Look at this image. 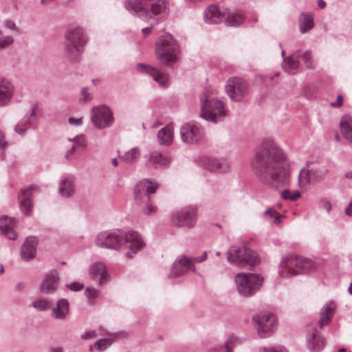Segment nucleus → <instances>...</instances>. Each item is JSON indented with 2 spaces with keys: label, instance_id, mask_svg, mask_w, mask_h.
<instances>
[{
  "label": "nucleus",
  "instance_id": "1",
  "mask_svg": "<svg viewBox=\"0 0 352 352\" xmlns=\"http://www.w3.org/2000/svg\"><path fill=\"white\" fill-rule=\"evenodd\" d=\"M285 159V153L278 145L267 139L258 148L252 161V167L261 182L279 188L289 182Z\"/></svg>",
  "mask_w": 352,
  "mask_h": 352
},
{
  "label": "nucleus",
  "instance_id": "2",
  "mask_svg": "<svg viewBox=\"0 0 352 352\" xmlns=\"http://www.w3.org/2000/svg\"><path fill=\"white\" fill-rule=\"evenodd\" d=\"M167 0H128L125 8L143 21H148L165 11Z\"/></svg>",
  "mask_w": 352,
  "mask_h": 352
},
{
  "label": "nucleus",
  "instance_id": "3",
  "mask_svg": "<svg viewBox=\"0 0 352 352\" xmlns=\"http://www.w3.org/2000/svg\"><path fill=\"white\" fill-rule=\"evenodd\" d=\"M200 117L207 121L217 123L219 117L226 116V111L223 102L217 99L213 91L206 88L200 96Z\"/></svg>",
  "mask_w": 352,
  "mask_h": 352
},
{
  "label": "nucleus",
  "instance_id": "4",
  "mask_svg": "<svg viewBox=\"0 0 352 352\" xmlns=\"http://www.w3.org/2000/svg\"><path fill=\"white\" fill-rule=\"evenodd\" d=\"M278 274L283 278H290L298 274H305L315 270L317 265L311 259L301 256L290 255L283 259L279 265Z\"/></svg>",
  "mask_w": 352,
  "mask_h": 352
},
{
  "label": "nucleus",
  "instance_id": "5",
  "mask_svg": "<svg viewBox=\"0 0 352 352\" xmlns=\"http://www.w3.org/2000/svg\"><path fill=\"white\" fill-rule=\"evenodd\" d=\"M179 46L170 34L158 38L155 43V55L162 65L173 66L178 59Z\"/></svg>",
  "mask_w": 352,
  "mask_h": 352
},
{
  "label": "nucleus",
  "instance_id": "6",
  "mask_svg": "<svg viewBox=\"0 0 352 352\" xmlns=\"http://www.w3.org/2000/svg\"><path fill=\"white\" fill-rule=\"evenodd\" d=\"M64 37L70 44L64 47V55L70 62H75L78 59V53L83 52L87 44V38L85 32L81 28H74L68 30Z\"/></svg>",
  "mask_w": 352,
  "mask_h": 352
},
{
  "label": "nucleus",
  "instance_id": "7",
  "mask_svg": "<svg viewBox=\"0 0 352 352\" xmlns=\"http://www.w3.org/2000/svg\"><path fill=\"white\" fill-rule=\"evenodd\" d=\"M263 280L261 275L252 273L240 272L234 276L236 289L243 297L254 295L261 287Z\"/></svg>",
  "mask_w": 352,
  "mask_h": 352
},
{
  "label": "nucleus",
  "instance_id": "8",
  "mask_svg": "<svg viewBox=\"0 0 352 352\" xmlns=\"http://www.w3.org/2000/svg\"><path fill=\"white\" fill-rule=\"evenodd\" d=\"M228 261L242 267H251L260 262L257 253L242 246H232L227 252Z\"/></svg>",
  "mask_w": 352,
  "mask_h": 352
},
{
  "label": "nucleus",
  "instance_id": "9",
  "mask_svg": "<svg viewBox=\"0 0 352 352\" xmlns=\"http://www.w3.org/2000/svg\"><path fill=\"white\" fill-rule=\"evenodd\" d=\"M124 243V232L120 230L104 231L98 234L96 244L102 248L119 250Z\"/></svg>",
  "mask_w": 352,
  "mask_h": 352
},
{
  "label": "nucleus",
  "instance_id": "10",
  "mask_svg": "<svg viewBox=\"0 0 352 352\" xmlns=\"http://www.w3.org/2000/svg\"><path fill=\"white\" fill-rule=\"evenodd\" d=\"M197 219V211L193 206H187L171 215L170 222L173 226L179 228H193Z\"/></svg>",
  "mask_w": 352,
  "mask_h": 352
},
{
  "label": "nucleus",
  "instance_id": "11",
  "mask_svg": "<svg viewBox=\"0 0 352 352\" xmlns=\"http://www.w3.org/2000/svg\"><path fill=\"white\" fill-rule=\"evenodd\" d=\"M91 120L99 129L110 127L114 121L113 111L106 105L94 107L91 110Z\"/></svg>",
  "mask_w": 352,
  "mask_h": 352
},
{
  "label": "nucleus",
  "instance_id": "12",
  "mask_svg": "<svg viewBox=\"0 0 352 352\" xmlns=\"http://www.w3.org/2000/svg\"><path fill=\"white\" fill-rule=\"evenodd\" d=\"M160 184L151 179H144L140 181L134 188V197L138 204L150 201V195L155 193L159 188Z\"/></svg>",
  "mask_w": 352,
  "mask_h": 352
},
{
  "label": "nucleus",
  "instance_id": "13",
  "mask_svg": "<svg viewBox=\"0 0 352 352\" xmlns=\"http://www.w3.org/2000/svg\"><path fill=\"white\" fill-rule=\"evenodd\" d=\"M257 324V329L261 338L267 337L276 328L277 320L272 313H261L253 317Z\"/></svg>",
  "mask_w": 352,
  "mask_h": 352
},
{
  "label": "nucleus",
  "instance_id": "14",
  "mask_svg": "<svg viewBox=\"0 0 352 352\" xmlns=\"http://www.w3.org/2000/svg\"><path fill=\"white\" fill-rule=\"evenodd\" d=\"M203 136L204 128L197 123H186L180 128V137L183 142L196 144L202 139Z\"/></svg>",
  "mask_w": 352,
  "mask_h": 352
},
{
  "label": "nucleus",
  "instance_id": "15",
  "mask_svg": "<svg viewBox=\"0 0 352 352\" xmlns=\"http://www.w3.org/2000/svg\"><path fill=\"white\" fill-rule=\"evenodd\" d=\"M226 91L232 100L240 101L248 93V85L242 78L233 77L228 80Z\"/></svg>",
  "mask_w": 352,
  "mask_h": 352
},
{
  "label": "nucleus",
  "instance_id": "16",
  "mask_svg": "<svg viewBox=\"0 0 352 352\" xmlns=\"http://www.w3.org/2000/svg\"><path fill=\"white\" fill-rule=\"evenodd\" d=\"M124 244L130 250L126 253V256L129 258H133V255L137 254L146 245L142 236L138 232L133 230L128 232H124Z\"/></svg>",
  "mask_w": 352,
  "mask_h": 352
},
{
  "label": "nucleus",
  "instance_id": "17",
  "mask_svg": "<svg viewBox=\"0 0 352 352\" xmlns=\"http://www.w3.org/2000/svg\"><path fill=\"white\" fill-rule=\"evenodd\" d=\"M189 270L195 272L193 260L186 256L181 255L173 263L169 278H179L184 276Z\"/></svg>",
  "mask_w": 352,
  "mask_h": 352
},
{
  "label": "nucleus",
  "instance_id": "18",
  "mask_svg": "<svg viewBox=\"0 0 352 352\" xmlns=\"http://www.w3.org/2000/svg\"><path fill=\"white\" fill-rule=\"evenodd\" d=\"M316 327L314 324L307 326V346L311 352H320L325 345L324 338L318 331Z\"/></svg>",
  "mask_w": 352,
  "mask_h": 352
},
{
  "label": "nucleus",
  "instance_id": "19",
  "mask_svg": "<svg viewBox=\"0 0 352 352\" xmlns=\"http://www.w3.org/2000/svg\"><path fill=\"white\" fill-rule=\"evenodd\" d=\"M136 69L140 73H144L149 75L154 80L158 82V84L163 87H167L169 85L170 80L168 74L151 65L144 63H138L136 65Z\"/></svg>",
  "mask_w": 352,
  "mask_h": 352
},
{
  "label": "nucleus",
  "instance_id": "20",
  "mask_svg": "<svg viewBox=\"0 0 352 352\" xmlns=\"http://www.w3.org/2000/svg\"><path fill=\"white\" fill-rule=\"evenodd\" d=\"M146 158L148 164L155 168H167L169 166L171 162V158L167 153H162L158 151L150 152L147 155Z\"/></svg>",
  "mask_w": 352,
  "mask_h": 352
},
{
  "label": "nucleus",
  "instance_id": "21",
  "mask_svg": "<svg viewBox=\"0 0 352 352\" xmlns=\"http://www.w3.org/2000/svg\"><path fill=\"white\" fill-rule=\"evenodd\" d=\"M59 274L56 270L48 272L40 285V291L43 294H50L56 292L59 281Z\"/></svg>",
  "mask_w": 352,
  "mask_h": 352
},
{
  "label": "nucleus",
  "instance_id": "22",
  "mask_svg": "<svg viewBox=\"0 0 352 352\" xmlns=\"http://www.w3.org/2000/svg\"><path fill=\"white\" fill-rule=\"evenodd\" d=\"M89 272L91 278L100 285L106 284L109 280L105 266L102 263L96 262L92 264Z\"/></svg>",
  "mask_w": 352,
  "mask_h": 352
},
{
  "label": "nucleus",
  "instance_id": "23",
  "mask_svg": "<svg viewBox=\"0 0 352 352\" xmlns=\"http://www.w3.org/2000/svg\"><path fill=\"white\" fill-rule=\"evenodd\" d=\"M14 88L10 80L0 78V107L7 105L13 97Z\"/></svg>",
  "mask_w": 352,
  "mask_h": 352
},
{
  "label": "nucleus",
  "instance_id": "24",
  "mask_svg": "<svg viewBox=\"0 0 352 352\" xmlns=\"http://www.w3.org/2000/svg\"><path fill=\"white\" fill-rule=\"evenodd\" d=\"M52 317L55 320H65L69 314V302L66 298H60L56 305L52 306Z\"/></svg>",
  "mask_w": 352,
  "mask_h": 352
},
{
  "label": "nucleus",
  "instance_id": "25",
  "mask_svg": "<svg viewBox=\"0 0 352 352\" xmlns=\"http://www.w3.org/2000/svg\"><path fill=\"white\" fill-rule=\"evenodd\" d=\"M227 12H222L215 5L210 6L204 12V19L208 24H216L221 22L226 16Z\"/></svg>",
  "mask_w": 352,
  "mask_h": 352
},
{
  "label": "nucleus",
  "instance_id": "26",
  "mask_svg": "<svg viewBox=\"0 0 352 352\" xmlns=\"http://www.w3.org/2000/svg\"><path fill=\"white\" fill-rule=\"evenodd\" d=\"M38 239L35 236H28L21 248V256L23 259L29 261L34 258L36 253Z\"/></svg>",
  "mask_w": 352,
  "mask_h": 352
},
{
  "label": "nucleus",
  "instance_id": "27",
  "mask_svg": "<svg viewBox=\"0 0 352 352\" xmlns=\"http://www.w3.org/2000/svg\"><path fill=\"white\" fill-rule=\"evenodd\" d=\"M336 308V305L333 301L327 302L320 309V320L313 321L310 324H316V326L319 325L320 328L322 329L324 325L330 321L334 314Z\"/></svg>",
  "mask_w": 352,
  "mask_h": 352
},
{
  "label": "nucleus",
  "instance_id": "28",
  "mask_svg": "<svg viewBox=\"0 0 352 352\" xmlns=\"http://www.w3.org/2000/svg\"><path fill=\"white\" fill-rule=\"evenodd\" d=\"M14 218L8 219L7 217H0V235L5 236L10 240H15L17 238V233L13 229L12 226L16 223Z\"/></svg>",
  "mask_w": 352,
  "mask_h": 352
},
{
  "label": "nucleus",
  "instance_id": "29",
  "mask_svg": "<svg viewBox=\"0 0 352 352\" xmlns=\"http://www.w3.org/2000/svg\"><path fill=\"white\" fill-rule=\"evenodd\" d=\"M204 167L212 172L223 173L228 170L230 168L229 163L222 159H214L206 157L204 160Z\"/></svg>",
  "mask_w": 352,
  "mask_h": 352
},
{
  "label": "nucleus",
  "instance_id": "30",
  "mask_svg": "<svg viewBox=\"0 0 352 352\" xmlns=\"http://www.w3.org/2000/svg\"><path fill=\"white\" fill-rule=\"evenodd\" d=\"M58 191L60 195L65 198L72 197L75 192V179L73 176L64 177L59 184Z\"/></svg>",
  "mask_w": 352,
  "mask_h": 352
},
{
  "label": "nucleus",
  "instance_id": "31",
  "mask_svg": "<svg viewBox=\"0 0 352 352\" xmlns=\"http://www.w3.org/2000/svg\"><path fill=\"white\" fill-rule=\"evenodd\" d=\"M34 189V186H29L22 190L19 195L21 210L23 213L25 212L26 215L29 214L32 208L31 196Z\"/></svg>",
  "mask_w": 352,
  "mask_h": 352
},
{
  "label": "nucleus",
  "instance_id": "32",
  "mask_svg": "<svg viewBox=\"0 0 352 352\" xmlns=\"http://www.w3.org/2000/svg\"><path fill=\"white\" fill-rule=\"evenodd\" d=\"M299 30L305 34L311 30L314 26V14L311 12H302L298 18Z\"/></svg>",
  "mask_w": 352,
  "mask_h": 352
},
{
  "label": "nucleus",
  "instance_id": "33",
  "mask_svg": "<svg viewBox=\"0 0 352 352\" xmlns=\"http://www.w3.org/2000/svg\"><path fill=\"white\" fill-rule=\"evenodd\" d=\"M300 57V51L297 50L288 57L287 60L284 58V68L289 73H294L299 67V59Z\"/></svg>",
  "mask_w": 352,
  "mask_h": 352
},
{
  "label": "nucleus",
  "instance_id": "34",
  "mask_svg": "<svg viewBox=\"0 0 352 352\" xmlns=\"http://www.w3.org/2000/svg\"><path fill=\"white\" fill-rule=\"evenodd\" d=\"M173 131L171 128L165 126L157 133V140L160 144L170 145L173 142Z\"/></svg>",
  "mask_w": 352,
  "mask_h": 352
},
{
  "label": "nucleus",
  "instance_id": "35",
  "mask_svg": "<svg viewBox=\"0 0 352 352\" xmlns=\"http://www.w3.org/2000/svg\"><path fill=\"white\" fill-rule=\"evenodd\" d=\"M340 129L342 133L346 139L352 142V117L344 116L340 120Z\"/></svg>",
  "mask_w": 352,
  "mask_h": 352
},
{
  "label": "nucleus",
  "instance_id": "36",
  "mask_svg": "<svg viewBox=\"0 0 352 352\" xmlns=\"http://www.w3.org/2000/svg\"><path fill=\"white\" fill-rule=\"evenodd\" d=\"M35 115V109H32L29 116L23 118L14 126V131L19 135H23L25 132L30 128L29 119H34Z\"/></svg>",
  "mask_w": 352,
  "mask_h": 352
},
{
  "label": "nucleus",
  "instance_id": "37",
  "mask_svg": "<svg viewBox=\"0 0 352 352\" xmlns=\"http://www.w3.org/2000/svg\"><path fill=\"white\" fill-rule=\"evenodd\" d=\"M32 306L38 311H47L53 306V301L46 297H39L32 302Z\"/></svg>",
  "mask_w": 352,
  "mask_h": 352
},
{
  "label": "nucleus",
  "instance_id": "38",
  "mask_svg": "<svg viewBox=\"0 0 352 352\" xmlns=\"http://www.w3.org/2000/svg\"><path fill=\"white\" fill-rule=\"evenodd\" d=\"M117 334H114L113 338H106L99 339L96 341L94 344L89 347V350L92 351L94 348L98 351H104L107 349L113 343V339L116 337Z\"/></svg>",
  "mask_w": 352,
  "mask_h": 352
},
{
  "label": "nucleus",
  "instance_id": "39",
  "mask_svg": "<svg viewBox=\"0 0 352 352\" xmlns=\"http://www.w3.org/2000/svg\"><path fill=\"white\" fill-rule=\"evenodd\" d=\"M262 217L265 220L267 221L270 223L277 224L280 223L281 216L277 212V211L275 209L270 208L263 212Z\"/></svg>",
  "mask_w": 352,
  "mask_h": 352
},
{
  "label": "nucleus",
  "instance_id": "40",
  "mask_svg": "<svg viewBox=\"0 0 352 352\" xmlns=\"http://www.w3.org/2000/svg\"><path fill=\"white\" fill-rule=\"evenodd\" d=\"M140 156L139 147L135 146L128 151L122 157L123 160L127 164L135 163Z\"/></svg>",
  "mask_w": 352,
  "mask_h": 352
},
{
  "label": "nucleus",
  "instance_id": "41",
  "mask_svg": "<svg viewBox=\"0 0 352 352\" xmlns=\"http://www.w3.org/2000/svg\"><path fill=\"white\" fill-rule=\"evenodd\" d=\"M69 141H73L74 144L72 148L67 152L65 157L69 158L72 155L76 147L85 148L87 146V142L83 135H76L73 139H69Z\"/></svg>",
  "mask_w": 352,
  "mask_h": 352
},
{
  "label": "nucleus",
  "instance_id": "42",
  "mask_svg": "<svg viewBox=\"0 0 352 352\" xmlns=\"http://www.w3.org/2000/svg\"><path fill=\"white\" fill-rule=\"evenodd\" d=\"M226 25L228 26L237 27L243 23V17L239 14L232 13L226 14Z\"/></svg>",
  "mask_w": 352,
  "mask_h": 352
},
{
  "label": "nucleus",
  "instance_id": "43",
  "mask_svg": "<svg viewBox=\"0 0 352 352\" xmlns=\"http://www.w3.org/2000/svg\"><path fill=\"white\" fill-rule=\"evenodd\" d=\"M310 170L312 177L317 182H321L324 179L329 172V168L325 166Z\"/></svg>",
  "mask_w": 352,
  "mask_h": 352
},
{
  "label": "nucleus",
  "instance_id": "44",
  "mask_svg": "<svg viewBox=\"0 0 352 352\" xmlns=\"http://www.w3.org/2000/svg\"><path fill=\"white\" fill-rule=\"evenodd\" d=\"M312 176L311 170L302 169L298 175V184L304 188L310 184V177Z\"/></svg>",
  "mask_w": 352,
  "mask_h": 352
},
{
  "label": "nucleus",
  "instance_id": "45",
  "mask_svg": "<svg viewBox=\"0 0 352 352\" xmlns=\"http://www.w3.org/2000/svg\"><path fill=\"white\" fill-rule=\"evenodd\" d=\"M14 42V38L10 35H4L0 30V50L8 48Z\"/></svg>",
  "mask_w": 352,
  "mask_h": 352
},
{
  "label": "nucleus",
  "instance_id": "46",
  "mask_svg": "<svg viewBox=\"0 0 352 352\" xmlns=\"http://www.w3.org/2000/svg\"><path fill=\"white\" fill-rule=\"evenodd\" d=\"M300 195L301 193L298 190L291 192L289 190H284L280 193V196L283 199L290 200L293 201H296L298 198H299Z\"/></svg>",
  "mask_w": 352,
  "mask_h": 352
},
{
  "label": "nucleus",
  "instance_id": "47",
  "mask_svg": "<svg viewBox=\"0 0 352 352\" xmlns=\"http://www.w3.org/2000/svg\"><path fill=\"white\" fill-rule=\"evenodd\" d=\"M302 60L307 68L311 69L314 67V60L310 51H305L302 54Z\"/></svg>",
  "mask_w": 352,
  "mask_h": 352
},
{
  "label": "nucleus",
  "instance_id": "48",
  "mask_svg": "<svg viewBox=\"0 0 352 352\" xmlns=\"http://www.w3.org/2000/svg\"><path fill=\"white\" fill-rule=\"evenodd\" d=\"M92 100V95L88 92L87 88L84 87L82 89L80 92V97L79 98V102L82 104L89 102Z\"/></svg>",
  "mask_w": 352,
  "mask_h": 352
},
{
  "label": "nucleus",
  "instance_id": "49",
  "mask_svg": "<svg viewBox=\"0 0 352 352\" xmlns=\"http://www.w3.org/2000/svg\"><path fill=\"white\" fill-rule=\"evenodd\" d=\"M85 294L87 298L94 299L98 297L100 292L94 287H87Z\"/></svg>",
  "mask_w": 352,
  "mask_h": 352
},
{
  "label": "nucleus",
  "instance_id": "50",
  "mask_svg": "<svg viewBox=\"0 0 352 352\" xmlns=\"http://www.w3.org/2000/svg\"><path fill=\"white\" fill-rule=\"evenodd\" d=\"M260 352H287V350L281 346H277L275 347H261L259 349Z\"/></svg>",
  "mask_w": 352,
  "mask_h": 352
},
{
  "label": "nucleus",
  "instance_id": "51",
  "mask_svg": "<svg viewBox=\"0 0 352 352\" xmlns=\"http://www.w3.org/2000/svg\"><path fill=\"white\" fill-rule=\"evenodd\" d=\"M157 211V207L151 204H148L143 210V212L146 215H151L155 213Z\"/></svg>",
  "mask_w": 352,
  "mask_h": 352
},
{
  "label": "nucleus",
  "instance_id": "52",
  "mask_svg": "<svg viewBox=\"0 0 352 352\" xmlns=\"http://www.w3.org/2000/svg\"><path fill=\"white\" fill-rule=\"evenodd\" d=\"M69 289L78 292L81 290L83 288V284L78 282H74L69 285H66Z\"/></svg>",
  "mask_w": 352,
  "mask_h": 352
},
{
  "label": "nucleus",
  "instance_id": "53",
  "mask_svg": "<svg viewBox=\"0 0 352 352\" xmlns=\"http://www.w3.org/2000/svg\"><path fill=\"white\" fill-rule=\"evenodd\" d=\"M97 337V334L95 330L86 331L81 335V338L83 340H89L95 338Z\"/></svg>",
  "mask_w": 352,
  "mask_h": 352
},
{
  "label": "nucleus",
  "instance_id": "54",
  "mask_svg": "<svg viewBox=\"0 0 352 352\" xmlns=\"http://www.w3.org/2000/svg\"><path fill=\"white\" fill-rule=\"evenodd\" d=\"M236 340L235 337L229 338L225 343L226 352H232V342Z\"/></svg>",
  "mask_w": 352,
  "mask_h": 352
},
{
  "label": "nucleus",
  "instance_id": "55",
  "mask_svg": "<svg viewBox=\"0 0 352 352\" xmlns=\"http://www.w3.org/2000/svg\"><path fill=\"white\" fill-rule=\"evenodd\" d=\"M321 207L324 208L327 212H329L331 209V204L327 199H322L320 201Z\"/></svg>",
  "mask_w": 352,
  "mask_h": 352
},
{
  "label": "nucleus",
  "instance_id": "56",
  "mask_svg": "<svg viewBox=\"0 0 352 352\" xmlns=\"http://www.w3.org/2000/svg\"><path fill=\"white\" fill-rule=\"evenodd\" d=\"M190 258L193 260V265L195 263H201L207 258V252H204L200 257H190Z\"/></svg>",
  "mask_w": 352,
  "mask_h": 352
},
{
  "label": "nucleus",
  "instance_id": "57",
  "mask_svg": "<svg viewBox=\"0 0 352 352\" xmlns=\"http://www.w3.org/2000/svg\"><path fill=\"white\" fill-rule=\"evenodd\" d=\"M154 25H151L146 28H144L142 30V33L144 37H147L149 36L152 32V30L153 29Z\"/></svg>",
  "mask_w": 352,
  "mask_h": 352
},
{
  "label": "nucleus",
  "instance_id": "58",
  "mask_svg": "<svg viewBox=\"0 0 352 352\" xmlns=\"http://www.w3.org/2000/svg\"><path fill=\"white\" fill-rule=\"evenodd\" d=\"M342 104V97L341 95H338L337 97L336 102H331V105L333 107H340Z\"/></svg>",
  "mask_w": 352,
  "mask_h": 352
},
{
  "label": "nucleus",
  "instance_id": "59",
  "mask_svg": "<svg viewBox=\"0 0 352 352\" xmlns=\"http://www.w3.org/2000/svg\"><path fill=\"white\" fill-rule=\"evenodd\" d=\"M69 123L76 126L80 125L82 123V118H71L69 119Z\"/></svg>",
  "mask_w": 352,
  "mask_h": 352
},
{
  "label": "nucleus",
  "instance_id": "60",
  "mask_svg": "<svg viewBox=\"0 0 352 352\" xmlns=\"http://www.w3.org/2000/svg\"><path fill=\"white\" fill-rule=\"evenodd\" d=\"M6 26L10 30H15L16 24L14 21L11 20H8L5 21Z\"/></svg>",
  "mask_w": 352,
  "mask_h": 352
},
{
  "label": "nucleus",
  "instance_id": "61",
  "mask_svg": "<svg viewBox=\"0 0 352 352\" xmlns=\"http://www.w3.org/2000/svg\"><path fill=\"white\" fill-rule=\"evenodd\" d=\"M7 142L5 140L4 134L0 131V148H3L6 146Z\"/></svg>",
  "mask_w": 352,
  "mask_h": 352
},
{
  "label": "nucleus",
  "instance_id": "62",
  "mask_svg": "<svg viewBox=\"0 0 352 352\" xmlns=\"http://www.w3.org/2000/svg\"><path fill=\"white\" fill-rule=\"evenodd\" d=\"M345 214L348 216L352 217V201L345 209Z\"/></svg>",
  "mask_w": 352,
  "mask_h": 352
},
{
  "label": "nucleus",
  "instance_id": "63",
  "mask_svg": "<svg viewBox=\"0 0 352 352\" xmlns=\"http://www.w3.org/2000/svg\"><path fill=\"white\" fill-rule=\"evenodd\" d=\"M49 352H64V349L61 346H53L49 349Z\"/></svg>",
  "mask_w": 352,
  "mask_h": 352
},
{
  "label": "nucleus",
  "instance_id": "64",
  "mask_svg": "<svg viewBox=\"0 0 352 352\" xmlns=\"http://www.w3.org/2000/svg\"><path fill=\"white\" fill-rule=\"evenodd\" d=\"M317 3L320 8H324L326 6V3L323 0H318Z\"/></svg>",
  "mask_w": 352,
  "mask_h": 352
}]
</instances>
